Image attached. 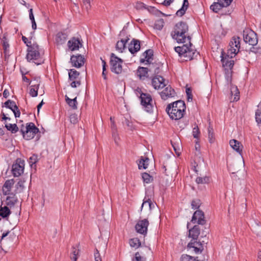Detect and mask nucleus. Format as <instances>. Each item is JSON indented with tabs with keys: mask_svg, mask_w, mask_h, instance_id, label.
I'll use <instances>...</instances> for the list:
<instances>
[{
	"mask_svg": "<svg viewBox=\"0 0 261 261\" xmlns=\"http://www.w3.org/2000/svg\"><path fill=\"white\" fill-rule=\"evenodd\" d=\"M223 0H217V2H214L210 7V9L215 13H218L221 9L224 7L229 6V0H226V4L225 5L222 3Z\"/></svg>",
	"mask_w": 261,
	"mask_h": 261,
	"instance_id": "nucleus-16",
	"label": "nucleus"
},
{
	"mask_svg": "<svg viewBox=\"0 0 261 261\" xmlns=\"http://www.w3.org/2000/svg\"><path fill=\"white\" fill-rule=\"evenodd\" d=\"M143 56L144 57V58H142L141 59L142 62H144L146 61L148 64L151 63V61L152 60L153 56L152 50H147L143 53Z\"/></svg>",
	"mask_w": 261,
	"mask_h": 261,
	"instance_id": "nucleus-24",
	"label": "nucleus"
},
{
	"mask_svg": "<svg viewBox=\"0 0 261 261\" xmlns=\"http://www.w3.org/2000/svg\"><path fill=\"white\" fill-rule=\"evenodd\" d=\"M39 86V82L36 81V83L31 86L30 90V94L32 97H36L38 95V91Z\"/></svg>",
	"mask_w": 261,
	"mask_h": 261,
	"instance_id": "nucleus-28",
	"label": "nucleus"
},
{
	"mask_svg": "<svg viewBox=\"0 0 261 261\" xmlns=\"http://www.w3.org/2000/svg\"><path fill=\"white\" fill-rule=\"evenodd\" d=\"M160 95L163 99L166 100L169 98L174 97L175 92L170 85H168L160 93Z\"/></svg>",
	"mask_w": 261,
	"mask_h": 261,
	"instance_id": "nucleus-13",
	"label": "nucleus"
},
{
	"mask_svg": "<svg viewBox=\"0 0 261 261\" xmlns=\"http://www.w3.org/2000/svg\"><path fill=\"white\" fill-rule=\"evenodd\" d=\"M189 2L188 0H184L182 7L179 9L176 14L179 16H182L186 12V11L188 8Z\"/></svg>",
	"mask_w": 261,
	"mask_h": 261,
	"instance_id": "nucleus-29",
	"label": "nucleus"
},
{
	"mask_svg": "<svg viewBox=\"0 0 261 261\" xmlns=\"http://www.w3.org/2000/svg\"><path fill=\"white\" fill-rule=\"evenodd\" d=\"M14 184V181L13 179L7 180L5 181L2 189L4 195H7L10 194L11 188Z\"/></svg>",
	"mask_w": 261,
	"mask_h": 261,
	"instance_id": "nucleus-19",
	"label": "nucleus"
},
{
	"mask_svg": "<svg viewBox=\"0 0 261 261\" xmlns=\"http://www.w3.org/2000/svg\"><path fill=\"white\" fill-rule=\"evenodd\" d=\"M127 40L128 39H122L121 40L118 41L116 44V49L119 52L122 53L125 47Z\"/></svg>",
	"mask_w": 261,
	"mask_h": 261,
	"instance_id": "nucleus-30",
	"label": "nucleus"
},
{
	"mask_svg": "<svg viewBox=\"0 0 261 261\" xmlns=\"http://www.w3.org/2000/svg\"><path fill=\"white\" fill-rule=\"evenodd\" d=\"M149 250V248L146 247L141 248V249L135 253L132 261H146L145 253H148Z\"/></svg>",
	"mask_w": 261,
	"mask_h": 261,
	"instance_id": "nucleus-10",
	"label": "nucleus"
},
{
	"mask_svg": "<svg viewBox=\"0 0 261 261\" xmlns=\"http://www.w3.org/2000/svg\"><path fill=\"white\" fill-rule=\"evenodd\" d=\"M95 261H101V259L99 253L96 250V252L94 253Z\"/></svg>",
	"mask_w": 261,
	"mask_h": 261,
	"instance_id": "nucleus-57",
	"label": "nucleus"
},
{
	"mask_svg": "<svg viewBox=\"0 0 261 261\" xmlns=\"http://www.w3.org/2000/svg\"><path fill=\"white\" fill-rule=\"evenodd\" d=\"M22 40L24 42V43L27 45L28 48L32 46V45L31 44V42L29 41L28 38L25 36L22 37Z\"/></svg>",
	"mask_w": 261,
	"mask_h": 261,
	"instance_id": "nucleus-55",
	"label": "nucleus"
},
{
	"mask_svg": "<svg viewBox=\"0 0 261 261\" xmlns=\"http://www.w3.org/2000/svg\"><path fill=\"white\" fill-rule=\"evenodd\" d=\"M135 7L137 9L141 10L145 8L144 4L140 2H137L136 3Z\"/></svg>",
	"mask_w": 261,
	"mask_h": 261,
	"instance_id": "nucleus-52",
	"label": "nucleus"
},
{
	"mask_svg": "<svg viewBox=\"0 0 261 261\" xmlns=\"http://www.w3.org/2000/svg\"><path fill=\"white\" fill-rule=\"evenodd\" d=\"M65 100L69 106L72 108L73 109L75 110L77 109V102L76 101V97H75L73 99H70L67 95H66Z\"/></svg>",
	"mask_w": 261,
	"mask_h": 261,
	"instance_id": "nucleus-32",
	"label": "nucleus"
},
{
	"mask_svg": "<svg viewBox=\"0 0 261 261\" xmlns=\"http://www.w3.org/2000/svg\"><path fill=\"white\" fill-rule=\"evenodd\" d=\"M172 146L174 148V150L175 152V153L179 155L180 154V147H176L175 145L172 144Z\"/></svg>",
	"mask_w": 261,
	"mask_h": 261,
	"instance_id": "nucleus-60",
	"label": "nucleus"
},
{
	"mask_svg": "<svg viewBox=\"0 0 261 261\" xmlns=\"http://www.w3.org/2000/svg\"><path fill=\"white\" fill-rule=\"evenodd\" d=\"M6 204L7 206H8L10 208L12 207L15 205L18 204L17 198L15 195L8 196L6 199Z\"/></svg>",
	"mask_w": 261,
	"mask_h": 261,
	"instance_id": "nucleus-23",
	"label": "nucleus"
},
{
	"mask_svg": "<svg viewBox=\"0 0 261 261\" xmlns=\"http://www.w3.org/2000/svg\"><path fill=\"white\" fill-rule=\"evenodd\" d=\"M142 177L144 182L146 184L150 183L153 180V177L146 172L142 174Z\"/></svg>",
	"mask_w": 261,
	"mask_h": 261,
	"instance_id": "nucleus-41",
	"label": "nucleus"
},
{
	"mask_svg": "<svg viewBox=\"0 0 261 261\" xmlns=\"http://www.w3.org/2000/svg\"><path fill=\"white\" fill-rule=\"evenodd\" d=\"M77 248H77L75 247H72V252L70 255V258L72 261H76L77 259L79 253V249Z\"/></svg>",
	"mask_w": 261,
	"mask_h": 261,
	"instance_id": "nucleus-35",
	"label": "nucleus"
},
{
	"mask_svg": "<svg viewBox=\"0 0 261 261\" xmlns=\"http://www.w3.org/2000/svg\"><path fill=\"white\" fill-rule=\"evenodd\" d=\"M148 225V221L145 219L139 221L136 225L135 228L137 232L142 234H146L147 232Z\"/></svg>",
	"mask_w": 261,
	"mask_h": 261,
	"instance_id": "nucleus-11",
	"label": "nucleus"
},
{
	"mask_svg": "<svg viewBox=\"0 0 261 261\" xmlns=\"http://www.w3.org/2000/svg\"><path fill=\"white\" fill-rule=\"evenodd\" d=\"M24 162L21 159H18L12 165V171L15 177L19 176L23 172Z\"/></svg>",
	"mask_w": 261,
	"mask_h": 261,
	"instance_id": "nucleus-8",
	"label": "nucleus"
},
{
	"mask_svg": "<svg viewBox=\"0 0 261 261\" xmlns=\"http://www.w3.org/2000/svg\"><path fill=\"white\" fill-rule=\"evenodd\" d=\"M81 45L80 41L75 38H72L68 42V47L72 51L79 49Z\"/></svg>",
	"mask_w": 261,
	"mask_h": 261,
	"instance_id": "nucleus-18",
	"label": "nucleus"
},
{
	"mask_svg": "<svg viewBox=\"0 0 261 261\" xmlns=\"http://www.w3.org/2000/svg\"><path fill=\"white\" fill-rule=\"evenodd\" d=\"M29 18L32 22V27L33 30H36L37 28V25L35 22L34 16L33 13V9H30L29 10Z\"/></svg>",
	"mask_w": 261,
	"mask_h": 261,
	"instance_id": "nucleus-40",
	"label": "nucleus"
},
{
	"mask_svg": "<svg viewBox=\"0 0 261 261\" xmlns=\"http://www.w3.org/2000/svg\"><path fill=\"white\" fill-rule=\"evenodd\" d=\"M243 38L246 43L251 45H255L257 43L256 34L251 30H246L243 32Z\"/></svg>",
	"mask_w": 261,
	"mask_h": 261,
	"instance_id": "nucleus-9",
	"label": "nucleus"
},
{
	"mask_svg": "<svg viewBox=\"0 0 261 261\" xmlns=\"http://www.w3.org/2000/svg\"><path fill=\"white\" fill-rule=\"evenodd\" d=\"M162 67V64L160 62L149 63L148 68L150 76H153V75L159 73L161 71Z\"/></svg>",
	"mask_w": 261,
	"mask_h": 261,
	"instance_id": "nucleus-15",
	"label": "nucleus"
},
{
	"mask_svg": "<svg viewBox=\"0 0 261 261\" xmlns=\"http://www.w3.org/2000/svg\"><path fill=\"white\" fill-rule=\"evenodd\" d=\"M11 211L7 206H0V216L7 218L10 214Z\"/></svg>",
	"mask_w": 261,
	"mask_h": 261,
	"instance_id": "nucleus-33",
	"label": "nucleus"
},
{
	"mask_svg": "<svg viewBox=\"0 0 261 261\" xmlns=\"http://www.w3.org/2000/svg\"><path fill=\"white\" fill-rule=\"evenodd\" d=\"M114 130H113V138L114 139V140L115 141V142L116 143V144H118V140H119V138L117 136V133L114 132Z\"/></svg>",
	"mask_w": 261,
	"mask_h": 261,
	"instance_id": "nucleus-58",
	"label": "nucleus"
},
{
	"mask_svg": "<svg viewBox=\"0 0 261 261\" xmlns=\"http://www.w3.org/2000/svg\"><path fill=\"white\" fill-rule=\"evenodd\" d=\"M191 222L193 223L203 225L205 223L204 215L203 212L198 210L195 212L192 217Z\"/></svg>",
	"mask_w": 261,
	"mask_h": 261,
	"instance_id": "nucleus-12",
	"label": "nucleus"
},
{
	"mask_svg": "<svg viewBox=\"0 0 261 261\" xmlns=\"http://www.w3.org/2000/svg\"><path fill=\"white\" fill-rule=\"evenodd\" d=\"M185 109L186 106L184 101L177 100L169 104L166 110L172 119L179 120L183 117Z\"/></svg>",
	"mask_w": 261,
	"mask_h": 261,
	"instance_id": "nucleus-2",
	"label": "nucleus"
},
{
	"mask_svg": "<svg viewBox=\"0 0 261 261\" xmlns=\"http://www.w3.org/2000/svg\"><path fill=\"white\" fill-rule=\"evenodd\" d=\"M25 180L24 179H21L19 180V181L17 183L15 186L16 192H21L22 191L24 188V182Z\"/></svg>",
	"mask_w": 261,
	"mask_h": 261,
	"instance_id": "nucleus-37",
	"label": "nucleus"
},
{
	"mask_svg": "<svg viewBox=\"0 0 261 261\" xmlns=\"http://www.w3.org/2000/svg\"><path fill=\"white\" fill-rule=\"evenodd\" d=\"M69 79L70 81L75 80L79 76L80 73L78 71L72 69H70L69 72Z\"/></svg>",
	"mask_w": 261,
	"mask_h": 261,
	"instance_id": "nucleus-38",
	"label": "nucleus"
},
{
	"mask_svg": "<svg viewBox=\"0 0 261 261\" xmlns=\"http://www.w3.org/2000/svg\"><path fill=\"white\" fill-rule=\"evenodd\" d=\"M20 132L23 138L29 140L34 137L35 135L39 132V129L36 127L34 123L30 122L25 126L22 125L20 127Z\"/></svg>",
	"mask_w": 261,
	"mask_h": 261,
	"instance_id": "nucleus-3",
	"label": "nucleus"
},
{
	"mask_svg": "<svg viewBox=\"0 0 261 261\" xmlns=\"http://www.w3.org/2000/svg\"><path fill=\"white\" fill-rule=\"evenodd\" d=\"M173 0H165L163 3L162 4L166 6H169L172 2Z\"/></svg>",
	"mask_w": 261,
	"mask_h": 261,
	"instance_id": "nucleus-59",
	"label": "nucleus"
},
{
	"mask_svg": "<svg viewBox=\"0 0 261 261\" xmlns=\"http://www.w3.org/2000/svg\"><path fill=\"white\" fill-rule=\"evenodd\" d=\"M140 48V42L137 40H133L129 44L128 49L132 54H135L138 51Z\"/></svg>",
	"mask_w": 261,
	"mask_h": 261,
	"instance_id": "nucleus-20",
	"label": "nucleus"
},
{
	"mask_svg": "<svg viewBox=\"0 0 261 261\" xmlns=\"http://www.w3.org/2000/svg\"><path fill=\"white\" fill-rule=\"evenodd\" d=\"M84 59L81 55L72 56L70 59L72 65L77 68L81 67L84 65Z\"/></svg>",
	"mask_w": 261,
	"mask_h": 261,
	"instance_id": "nucleus-17",
	"label": "nucleus"
},
{
	"mask_svg": "<svg viewBox=\"0 0 261 261\" xmlns=\"http://www.w3.org/2000/svg\"><path fill=\"white\" fill-rule=\"evenodd\" d=\"M229 144L233 150H236L239 154H241L243 146L239 141L234 139L231 140L229 141Z\"/></svg>",
	"mask_w": 261,
	"mask_h": 261,
	"instance_id": "nucleus-21",
	"label": "nucleus"
},
{
	"mask_svg": "<svg viewBox=\"0 0 261 261\" xmlns=\"http://www.w3.org/2000/svg\"><path fill=\"white\" fill-rule=\"evenodd\" d=\"M192 251H193L196 253H198L201 252V250L199 248H197V247L195 246L193 249Z\"/></svg>",
	"mask_w": 261,
	"mask_h": 261,
	"instance_id": "nucleus-63",
	"label": "nucleus"
},
{
	"mask_svg": "<svg viewBox=\"0 0 261 261\" xmlns=\"http://www.w3.org/2000/svg\"><path fill=\"white\" fill-rule=\"evenodd\" d=\"M123 61L120 58L112 54L111 56L110 65L111 70L113 72L116 74L121 73L122 71V64Z\"/></svg>",
	"mask_w": 261,
	"mask_h": 261,
	"instance_id": "nucleus-6",
	"label": "nucleus"
},
{
	"mask_svg": "<svg viewBox=\"0 0 261 261\" xmlns=\"http://www.w3.org/2000/svg\"><path fill=\"white\" fill-rule=\"evenodd\" d=\"M3 46V49L4 50V52L5 56H7V55L9 56V55H8V54H9L8 48H9V44L6 42H4Z\"/></svg>",
	"mask_w": 261,
	"mask_h": 261,
	"instance_id": "nucleus-50",
	"label": "nucleus"
},
{
	"mask_svg": "<svg viewBox=\"0 0 261 261\" xmlns=\"http://www.w3.org/2000/svg\"><path fill=\"white\" fill-rule=\"evenodd\" d=\"M186 93L187 95V99L188 101L192 100V90L190 88H186Z\"/></svg>",
	"mask_w": 261,
	"mask_h": 261,
	"instance_id": "nucleus-51",
	"label": "nucleus"
},
{
	"mask_svg": "<svg viewBox=\"0 0 261 261\" xmlns=\"http://www.w3.org/2000/svg\"><path fill=\"white\" fill-rule=\"evenodd\" d=\"M141 103L144 110L148 113L153 112L152 100L150 94L142 93L140 96Z\"/></svg>",
	"mask_w": 261,
	"mask_h": 261,
	"instance_id": "nucleus-7",
	"label": "nucleus"
},
{
	"mask_svg": "<svg viewBox=\"0 0 261 261\" xmlns=\"http://www.w3.org/2000/svg\"><path fill=\"white\" fill-rule=\"evenodd\" d=\"M67 39V35L63 33H58L56 37V42L58 45H62L65 43Z\"/></svg>",
	"mask_w": 261,
	"mask_h": 261,
	"instance_id": "nucleus-25",
	"label": "nucleus"
},
{
	"mask_svg": "<svg viewBox=\"0 0 261 261\" xmlns=\"http://www.w3.org/2000/svg\"><path fill=\"white\" fill-rule=\"evenodd\" d=\"M41 50L37 44H33L28 48L27 59L28 61L37 60L40 59Z\"/></svg>",
	"mask_w": 261,
	"mask_h": 261,
	"instance_id": "nucleus-5",
	"label": "nucleus"
},
{
	"mask_svg": "<svg viewBox=\"0 0 261 261\" xmlns=\"http://www.w3.org/2000/svg\"><path fill=\"white\" fill-rule=\"evenodd\" d=\"M71 123L75 124L78 122V117L76 114H71L69 117Z\"/></svg>",
	"mask_w": 261,
	"mask_h": 261,
	"instance_id": "nucleus-49",
	"label": "nucleus"
},
{
	"mask_svg": "<svg viewBox=\"0 0 261 261\" xmlns=\"http://www.w3.org/2000/svg\"><path fill=\"white\" fill-rule=\"evenodd\" d=\"M153 205V203H152L151 202V200L149 199H146V200H144L143 201V202L142 204V206H141V210L142 209V208L146 206V205H147L149 206V209L151 210V205Z\"/></svg>",
	"mask_w": 261,
	"mask_h": 261,
	"instance_id": "nucleus-47",
	"label": "nucleus"
},
{
	"mask_svg": "<svg viewBox=\"0 0 261 261\" xmlns=\"http://www.w3.org/2000/svg\"><path fill=\"white\" fill-rule=\"evenodd\" d=\"M199 134L200 132L199 128L198 127V126L196 125L193 128L192 134L194 138L198 139L199 137Z\"/></svg>",
	"mask_w": 261,
	"mask_h": 261,
	"instance_id": "nucleus-48",
	"label": "nucleus"
},
{
	"mask_svg": "<svg viewBox=\"0 0 261 261\" xmlns=\"http://www.w3.org/2000/svg\"><path fill=\"white\" fill-rule=\"evenodd\" d=\"M230 59H228L226 57H223V54H222V59L221 61L224 67L228 68L229 69H231L233 66L234 62L232 58H230Z\"/></svg>",
	"mask_w": 261,
	"mask_h": 261,
	"instance_id": "nucleus-27",
	"label": "nucleus"
},
{
	"mask_svg": "<svg viewBox=\"0 0 261 261\" xmlns=\"http://www.w3.org/2000/svg\"><path fill=\"white\" fill-rule=\"evenodd\" d=\"M165 80L161 76H155L152 79L151 84L155 89H160L165 87Z\"/></svg>",
	"mask_w": 261,
	"mask_h": 261,
	"instance_id": "nucleus-14",
	"label": "nucleus"
},
{
	"mask_svg": "<svg viewBox=\"0 0 261 261\" xmlns=\"http://www.w3.org/2000/svg\"><path fill=\"white\" fill-rule=\"evenodd\" d=\"M5 105L6 107L12 110V109H17V106H16L15 102L11 100H8L5 102Z\"/></svg>",
	"mask_w": 261,
	"mask_h": 261,
	"instance_id": "nucleus-42",
	"label": "nucleus"
},
{
	"mask_svg": "<svg viewBox=\"0 0 261 261\" xmlns=\"http://www.w3.org/2000/svg\"><path fill=\"white\" fill-rule=\"evenodd\" d=\"M199 228L198 226L195 225L189 231V236L194 240H196L199 234Z\"/></svg>",
	"mask_w": 261,
	"mask_h": 261,
	"instance_id": "nucleus-26",
	"label": "nucleus"
},
{
	"mask_svg": "<svg viewBox=\"0 0 261 261\" xmlns=\"http://www.w3.org/2000/svg\"><path fill=\"white\" fill-rule=\"evenodd\" d=\"M163 23L164 22L163 21V20H160L158 21L155 24L156 28L159 30L162 29L163 27Z\"/></svg>",
	"mask_w": 261,
	"mask_h": 261,
	"instance_id": "nucleus-56",
	"label": "nucleus"
},
{
	"mask_svg": "<svg viewBox=\"0 0 261 261\" xmlns=\"http://www.w3.org/2000/svg\"><path fill=\"white\" fill-rule=\"evenodd\" d=\"M231 93L232 95L234 94V101H237L239 99V91L236 86H232L231 88Z\"/></svg>",
	"mask_w": 261,
	"mask_h": 261,
	"instance_id": "nucleus-39",
	"label": "nucleus"
},
{
	"mask_svg": "<svg viewBox=\"0 0 261 261\" xmlns=\"http://www.w3.org/2000/svg\"><path fill=\"white\" fill-rule=\"evenodd\" d=\"M240 48V38L238 37H232L229 44L226 56L232 58L238 53Z\"/></svg>",
	"mask_w": 261,
	"mask_h": 261,
	"instance_id": "nucleus-4",
	"label": "nucleus"
},
{
	"mask_svg": "<svg viewBox=\"0 0 261 261\" xmlns=\"http://www.w3.org/2000/svg\"><path fill=\"white\" fill-rule=\"evenodd\" d=\"M137 74L140 79L144 80L145 77H149L150 75L149 73L148 68L139 67L137 70Z\"/></svg>",
	"mask_w": 261,
	"mask_h": 261,
	"instance_id": "nucleus-22",
	"label": "nucleus"
},
{
	"mask_svg": "<svg viewBox=\"0 0 261 261\" xmlns=\"http://www.w3.org/2000/svg\"><path fill=\"white\" fill-rule=\"evenodd\" d=\"M84 3L87 9L88 8V7L90 6V0H84Z\"/></svg>",
	"mask_w": 261,
	"mask_h": 261,
	"instance_id": "nucleus-64",
	"label": "nucleus"
},
{
	"mask_svg": "<svg viewBox=\"0 0 261 261\" xmlns=\"http://www.w3.org/2000/svg\"><path fill=\"white\" fill-rule=\"evenodd\" d=\"M201 204L200 201L199 199H195L192 201L191 206L194 210L197 209L200 207Z\"/></svg>",
	"mask_w": 261,
	"mask_h": 261,
	"instance_id": "nucleus-44",
	"label": "nucleus"
},
{
	"mask_svg": "<svg viewBox=\"0 0 261 261\" xmlns=\"http://www.w3.org/2000/svg\"><path fill=\"white\" fill-rule=\"evenodd\" d=\"M30 160H31L30 162L32 164H35L37 161V156L34 155L30 157Z\"/></svg>",
	"mask_w": 261,
	"mask_h": 261,
	"instance_id": "nucleus-61",
	"label": "nucleus"
},
{
	"mask_svg": "<svg viewBox=\"0 0 261 261\" xmlns=\"http://www.w3.org/2000/svg\"><path fill=\"white\" fill-rule=\"evenodd\" d=\"M180 259L181 261H194L195 258L187 254H184L181 256Z\"/></svg>",
	"mask_w": 261,
	"mask_h": 261,
	"instance_id": "nucleus-46",
	"label": "nucleus"
},
{
	"mask_svg": "<svg viewBox=\"0 0 261 261\" xmlns=\"http://www.w3.org/2000/svg\"><path fill=\"white\" fill-rule=\"evenodd\" d=\"M195 242H190L188 244V248L189 249H193L195 246Z\"/></svg>",
	"mask_w": 261,
	"mask_h": 261,
	"instance_id": "nucleus-62",
	"label": "nucleus"
},
{
	"mask_svg": "<svg viewBox=\"0 0 261 261\" xmlns=\"http://www.w3.org/2000/svg\"><path fill=\"white\" fill-rule=\"evenodd\" d=\"M5 127L12 133H15L18 130V127L15 124L7 123L5 124Z\"/></svg>",
	"mask_w": 261,
	"mask_h": 261,
	"instance_id": "nucleus-36",
	"label": "nucleus"
},
{
	"mask_svg": "<svg viewBox=\"0 0 261 261\" xmlns=\"http://www.w3.org/2000/svg\"><path fill=\"white\" fill-rule=\"evenodd\" d=\"M149 162V159L148 158L141 157L139 163H138V167L139 169H145L147 168Z\"/></svg>",
	"mask_w": 261,
	"mask_h": 261,
	"instance_id": "nucleus-31",
	"label": "nucleus"
},
{
	"mask_svg": "<svg viewBox=\"0 0 261 261\" xmlns=\"http://www.w3.org/2000/svg\"><path fill=\"white\" fill-rule=\"evenodd\" d=\"M255 119L257 123H261V111H256Z\"/></svg>",
	"mask_w": 261,
	"mask_h": 261,
	"instance_id": "nucleus-53",
	"label": "nucleus"
},
{
	"mask_svg": "<svg viewBox=\"0 0 261 261\" xmlns=\"http://www.w3.org/2000/svg\"><path fill=\"white\" fill-rule=\"evenodd\" d=\"M209 177L208 176H204L203 177H198L196 179V182L198 184H204L209 182Z\"/></svg>",
	"mask_w": 261,
	"mask_h": 261,
	"instance_id": "nucleus-43",
	"label": "nucleus"
},
{
	"mask_svg": "<svg viewBox=\"0 0 261 261\" xmlns=\"http://www.w3.org/2000/svg\"><path fill=\"white\" fill-rule=\"evenodd\" d=\"M188 26L187 23L179 22L175 24L174 30L171 33V36L178 43H186L182 46L174 48L175 51L179 56L192 60L198 55V53L192 48L191 37L188 34Z\"/></svg>",
	"mask_w": 261,
	"mask_h": 261,
	"instance_id": "nucleus-1",
	"label": "nucleus"
},
{
	"mask_svg": "<svg viewBox=\"0 0 261 261\" xmlns=\"http://www.w3.org/2000/svg\"><path fill=\"white\" fill-rule=\"evenodd\" d=\"M129 243L130 247L135 248H138L141 246L140 241L137 238H135L130 239L129 241Z\"/></svg>",
	"mask_w": 261,
	"mask_h": 261,
	"instance_id": "nucleus-34",
	"label": "nucleus"
},
{
	"mask_svg": "<svg viewBox=\"0 0 261 261\" xmlns=\"http://www.w3.org/2000/svg\"><path fill=\"white\" fill-rule=\"evenodd\" d=\"M71 81L72 82L71 83L70 85L72 88H76L81 85V82L79 81H75V80Z\"/></svg>",
	"mask_w": 261,
	"mask_h": 261,
	"instance_id": "nucleus-54",
	"label": "nucleus"
},
{
	"mask_svg": "<svg viewBox=\"0 0 261 261\" xmlns=\"http://www.w3.org/2000/svg\"><path fill=\"white\" fill-rule=\"evenodd\" d=\"M208 138L210 143H212L214 142V131L210 126L208 128Z\"/></svg>",
	"mask_w": 261,
	"mask_h": 261,
	"instance_id": "nucleus-45",
	"label": "nucleus"
}]
</instances>
